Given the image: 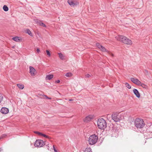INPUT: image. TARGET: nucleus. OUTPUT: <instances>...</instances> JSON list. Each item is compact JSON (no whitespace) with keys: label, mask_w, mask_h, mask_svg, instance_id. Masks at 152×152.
<instances>
[{"label":"nucleus","mask_w":152,"mask_h":152,"mask_svg":"<svg viewBox=\"0 0 152 152\" xmlns=\"http://www.w3.org/2000/svg\"><path fill=\"white\" fill-rule=\"evenodd\" d=\"M37 53H39L40 52V50L39 48H37Z\"/></svg>","instance_id":"473e14b6"},{"label":"nucleus","mask_w":152,"mask_h":152,"mask_svg":"<svg viewBox=\"0 0 152 152\" xmlns=\"http://www.w3.org/2000/svg\"><path fill=\"white\" fill-rule=\"evenodd\" d=\"M53 77V75H47L45 77L46 80H50Z\"/></svg>","instance_id":"4468645a"},{"label":"nucleus","mask_w":152,"mask_h":152,"mask_svg":"<svg viewBox=\"0 0 152 152\" xmlns=\"http://www.w3.org/2000/svg\"><path fill=\"white\" fill-rule=\"evenodd\" d=\"M112 119L115 122L119 121L122 119L120 113L118 112L113 113L111 115Z\"/></svg>","instance_id":"20e7f679"},{"label":"nucleus","mask_w":152,"mask_h":152,"mask_svg":"<svg viewBox=\"0 0 152 152\" xmlns=\"http://www.w3.org/2000/svg\"><path fill=\"white\" fill-rule=\"evenodd\" d=\"M26 32L31 36H33L32 34L31 31L28 29H27L26 30Z\"/></svg>","instance_id":"f3484780"},{"label":"nucleus","mask_w":152,"mask_h":152,"mask_svg":"<svg viewBox=\"0 0 152 152\" xmlns=\"http://www.w3.org/2000/svg\"><path fill=\"white\" fill-rule=\"evenodd\" d=\"M41 136H42L46 138L49 139H50V138L49 136L46 135V134H45L42 133Z\"/></svg>","instance_id":"4be33fe9"},{"label":"nucleus","mask_w":152,"mask_h":152,"mask_svg":"<svg viewBox=\"0 0 152 152\" xmlns=\"http://www.w3.org/2000/svg\"><path fill=\"white\" fill-rule=\"evenodd\" d=\"M85 152H92L91 149L90 148H86L85 150Z\"/></svg>","instance_id":"412c9836"},{"label":"nucleus","mask_w":152,"mask_h":152,"mask_svg":"<svg viewBox=\"0 0 152 152\" xmlns=\"http://www.w3.org/2000/svg\"><path fill=\"white\" fill-rule=\"evenodd\" d=\"M72 74L71 72H68L65 74V76L67 77H71L72 76Z\"/></svg>","instance_id":"6ab92c4d"},{"label":"nucleus","mask_w":152,"mask_h":152,"mask_svg":"<svg viewBox=\"0 0 152 152\" xmlns=\"http://www.w3.org/2000/svg\"><path fill=\"white\" fill-rule=\"evenodd\" d=\"M115 38L118 41L121 42L126 44L131 45L132 44V41L124 36L118 35Z\"/></svg>","instance_id":"f257e3e1"},{"label":"nucleus","mask_w":152,"mask_h":152,"mask_svg":"<svg viewBox=\"0 0 152 152\" xmlns=\"http://www.w3.org/2000/svg\"><path fill=\"white\" fill-rule=\"evenodd\" d=\"M3 99V95L0 94V103H1Z\"/></svg>","instance_id":"bb28decb"},{"label":"nucleus","mask_w":152,"mask_h":152,"mask_svg":"<svg viewBox=\"0 0 152 152\" xmlns=\"http://www.w3.org/2000/svg\"><path fill=\"white\" fill-rule=\"evenodd\" d=\"M135 126L137 128H142L145 125L143 119L140 118H137L135 119L134 122Z\"/></svg>","instance_id":"7ed1b4c3"},{"label":"nucleus","mask_w":152,"mask_h":152,"mask_svg":"<svg viewBox=\"0 0 152 152\" xmlns=\"http://www.w3.org/2000/svg\"><path fill=\"white\" fill-rule=\"evenodd\" d=\"M3 9L5 11H7L8 10V7L6 5H4L3 7Z\"/></svg>","instance_id":"aec40b11"},{"label":"nucleus","mask_w":152,"mask_h":152,"mask_svg":"<svg viewBox=\"0 0 152 152\" xmlns=\"http://www.w3.org/2000/svg\"><path fill=\"white\" fill-rule=\"evenodd\" d=\"M98 139V137L95 134L91 135L88 138L89 144L91 145H93L96 143Z\"/></svg>","instance_id":"39448f33"},{"label":"nucleus","mask_w":152,"mask_h":152,"mask_svg":"<svg viewBox=\"0 0 152 152\" xmlns=\"http://www.w3.org/2000/svg\"><path fill=\"white\" fill-rule=\"evenodd\" d=\"M68 2L72 7L76 6L79 4L78 0H68Z\"/></svg>","instance_id":"423d86ee"},{"label":"nucleus","mask_w":152,"mask_h":152,"mask_svg":"<svg viewBox=\"0 0 152 152\" xmlns=\"http://www.w3.org/2000/svg\"><path fill=\"white\" fill-rule=\"evenodd\" d=\"M6 136V134H3V135H2V136L0 137V140L1 139H2V138H3V137H5Z\"/></svg>","instance_id":"7c9ffc66"},{"label":"nucleus","mask_w":152,"mask_h":152,"mask_svg":"<svg viewBox=\"0 0 152 152\" xmlns=\"http://www.w3.org/2000/svg\"><path fill=\"white\" fill-rule=\"evenodd\" d=\"M144 86V85L143 84V85H142V86Z\"/></svg>","instance_id":"58836bf2"},{"label":"nucleus","mask_w":152,"mask_h":152,"mask_svg":"<svg viewBox=\"0 0 152 152\" xmlns=\"http://www.w3.org/2000/svg\"><path fill=\"white\" fill-rule=\"evenodd\" d=\"M12 39L15 41L19 42L20 41L19 37H15L12 38Z\"/></svg>","instance_id":"a211bd4d"},{"label":"nucleus","mask_w":152,"mask_h":152,"mask_svg":"<svg viewBox=\"0 0 152 152\" xmlns=\"http://www.w3.org/2000/svg\"><path fill=\"white\" fill-rule=\"evenodd\" d=\"M148 130L150 132H152V124L149 127Z\"/></svg>","instance_id":"a878e982"},{"label":"nucleus","mask_w":152,"mask_h":152,"mask_svg":"<svg viewBox=\"0 0 152 152\" xmlns=\"http://www.w3.org/2000/svg\"><path fill=\"white\" fill-rule=\"evenodd\" d=\"M96 46L97 47H98L100 49L102 47V45H100L99 43H97L96 44Z\"/></svg>","instance_id":"393cba45"},{"label":"nucleus","mask_w":152,"mask_h":152,"mask_svg":"<svg viewBox=\"0 0 152 152\" xmlns=\"http://www.w3.org/2000/svg\"><path fill=\"white\" fill-rule=\"evenodd\" d=\"M1 112L3 114H6L8 113L9 109L6 107H2L1 110Z\"/></svg>","instance_id":"9b49d317"},{"label":"nucleus","mask_w":152,"mask_h":152,"mask_svg":"<svg viewBox=\"0 0 152 152\" xmlns=\"http://www.w3.org/2000/svg\"><path fill=\"white\" fill-rule=\"evenodd\" d=\"M58 55L60 58L61 60L64 59L65 56L62 54L61 53H58Z\"/></svg>","instance_id":"2eb2a0df"},{"label":"nucleus","mask_w":152,"mask_h":152,"mask_svg":"<svg viewBox=\"0 0 152 152\" xmlns=\"http://www.w3.org/2000/svg\"><path fill=\"white\" fill-rule=\"evenodd\" d=\"M53 149H54V151L55 150H56V149H55V147H54V145L53 146Z\"/></svg>","instance_id":"c9c22d12"},{"label":"nucleus","mask_w":152,"mask_h":152,"mask_svg":"<svg viewBox=\"0 0 152 152\" xmlns=\"http://www.w3.org/2000/svg\"><path fill=\"white\" fill-rule=\"evenodd\" d=\"M133 91L134 94L138 98H139L140 97V94L138 92V91L136 89H134L133 90Z\"/></svg>","instance_id":"f8f14e48"},{"label":"nucleus","mask_w":152,"mask_h":152,"mask_svg":"<svg viewBox=\"0 0 152 152\" xmlns=\"http://www.w3.org/2000/svg\"><path fill=\"white\" fill-rule=\"evenodd\" d=\"M39 25L40 26H41L43 27H46V25L44 24L41 21L39 22Z\"/></svg>","instance_id":"5701e85b"},{"label":"nucleus","mask_w":152,"mask_h":152,"mask_svg":"<svg viewBox=\"0 0 152 152\" xmlns=\"http://www.w3.org/2000/svg\"><path fill=\"white\" fill-rule=\"evenodd\" d=\"M17 86L18 88L21 89H23L24 88V86L23 84H17Z\"/></svg>","instance_id":"dca6fc26"},{"label":"nucleus","mask_w":152,"mask_h":152,"mask_svg":"<svg viewBox=\"0 0 152 152\" xmlns=\"http://www.w3.org/2000/svg\"><path fill=\"white\" fill-rule=\"evenodd\" d=\"M131 80L133 83L137 85L142 86V85H143V84L138 79L135 78H131Z\"/></svg>","instance_id":"6e6552de"},{"label":"nucleus","mask_w":152,"mask_h":152,"mask_svg":"<svg viewBox=\"0 0 152 152\" xmlns=\"http://www.w3.org/2000/svg\"><path fill=\"white\" fill-rule=\"evenodd\" d=\"M60 81L59 80H58L56 81V83H58L60 82Z\"/></svg>","instance_id":"72a5a7b5"},{"label":"nucleus","mask_w":152,"mask_h":152,"mask_svg":"<svg viewBox=\"0 0 152 152\" xmlns=\"http://www.w3.org/2000/svg\"><path fill=\"white\" fill-rule=\"evenodd\" d=\"M100 49L102 51L107 52L110 56H112V57L114 55L113 53H111L109 52L108 51H107V50H106V49H105V48H104L102 46V47Z\"/></svg>","instance_id":"ddd939ff"},{"label":"nucleus","mask_w":152,"mask_h":152,"mask_svg":"<svg viewBox=\"0 0 152 152\" xmlns=\"http://www.w3.org/2000/svg\"><path fill=\"white\" fill-rule=\"evenodd\" d=\"M45 97L47 99H51V98L48 97L46 95H44Z\"/></svg>","instance_id":"2f4dec72"},{"label":"nucleus","mask_w":152,"mask_h":152,"mask_svg":"<svg viewBox=\"0 0 152 152\" xmlns=\"http://www.w3.org/2000/svg\"><path fill=\"white\" fill-rule=\"evenodd\" d=\"M34 133L36 134H37L39 135H40V136L41 135V134H42V133H41V132H38L37 131H35V132H34Z\"/></svg>","instance_id":"cd10ccee"},{"label":"nucleus","mask_w":152,"mask_h":152,"mask_svg":"<svg viewBox=\"0 0 152 152\" xmlns=\"http://www.w3.org/2000/svg\"><path fill=\"white\" fill-rule=\"evenodd\" d=\"M91 75L89 74H87L85 75V77H91Z\"/></svg>","instance_id":"c756f323"},{"label":"nucleus","mask_w":152,"mask_h":152,"mask_svg":"<svg viewBox=\"0 0 152 152\" xmlns=\"http://www.w3.org/2000/svg\"><path fill=\"white\" fill-rule=\"evenodd\" d=\"M70 101H73V99H69V100Z\"/></svg>","instance_id":"f704fd0d"},{"label":"nucleus","mask_w":152,"mask_h":152,"mask_svg":"<svg viewBox=\"0 0 152 152\" xmlns=\"http://www.w3.org/2000/svg\"><path fill=\"white\" fill-rule=\"evenodd\" d=\"M2 151V149L1 148H0V152H1Z\"/></svg>","instance_id":"e433bc0d"},{"label":"nucleus","mask_w":152,"mask_h":152,"mask_svg":"<svg viewBox=\"0 0 152 152\" xmlns=\"http://www.w3.org/2000/svg\"><path fill=\"white\" fill-rule=\"evenodd\" d=\"M97 125L99 129L104 130L107 127V124L104 119L102 118H100L98 119Z\"/></svg>","instance_id":"f03ea898"},{"label":"nucleus","mask_w":152,"mask_h":152,"mask_svg":"<svg viewBox=\"0 0 152 152\" xmlns=\"http://www.w3.org/2000/svg\"><path fill=\"white\" fill-rule=\"evenodd\" d=\"M93 118V117L91 115L87 116L84 119V121L86 122L90 121Z\"/></svg>","instance_id":"9d476101"},{"label":"nucleus","mask_w":152,"mask_h":152,"mask_svg":"<svg viewBox=\"0 0 152 152\" xmlns=\"http://www.w3.org/2000/svg\"><path fill=\"white\" fill-rule=\"evenodd\" d=\"M44 144V142L42 140H38L35 141L34 145L36 147H41L43 146Z\"/></svg>","instance_id":"0eeeda50"},{"label":"nucleus","mask_w":152,"mask_h":152,"mask_svg":"<svg viewBox=\"0 0 152 152\" xmlns=\"http://www.w3.org/2000/svg\"><path fill=\"white\" fill-rule=\"evenodd\" d=\"M54 152H58V151L56 150H55Z\"/></svg>","instance_id":"4c0bfd02"},{"label":"nucleus","mask_w":152,"mask_h":152,"mask_svg":"<svg viewBox=\"0 0 152 152\" xmlns=\"http://www.w3.org/2000/svg\"><path fill=\"white\" fill-rule=\"evenodd\" d=\"M46 52L47 55H48L49 56H50V52L48 50H46Z\"/></svg>","instance_id":"c85d7f7f"},{"label":"nucleus","mask_w":152,"mask_h":152,"mask_svg":"<svg viewBox=\"0 0 152 152\" xmlns=\"http://www.w3.org/2000/svg\"><path fill=\"white\" fill-rule=\"evenodd\" d=\"M29 68V72L32 76L35 75L36 73V71L34 68L32 66H30Z\"/></svg>","instance_id":"1a4fd4ad"},{"label":"nucleus","mask_w":152,"mask_h":152,"mask_svg":"<svg viewBox=\"0 0 152 152\" xmlns=\"http://www.w3.org/2000/svg\"><path fill=\"white\" fill-rule=\"evenodd\" d=\"M125 85L126 87H127L129 89H130L131 88V86L130 85H129V84L128 83H125Z\"/></svg>","instance_id":"b1692460"}]
</instances>
